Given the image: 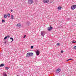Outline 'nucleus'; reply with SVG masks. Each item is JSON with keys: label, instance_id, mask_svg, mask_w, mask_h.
Listing matches in <instances>:
<instances>
[{"label": "nucleus", "instance_id": "c85d7f7f", "mask_svg": "<svg viewBox=\"0 0 76 76\" xmlns=\"http://www.w3.org/2000/svg\"><path fill=\"white\" fill-rule=\"evenodd\" d=\"M69 61V59L66 60V61Z\"/></svg>", "mask_w": 76, "mask_h": 76}, {"label": "nucleus", "instance_id": "f3484780", "mask_svg": "<svg viewBox=\"0 0 76 76\" xmlns=\"http://www.w3.org/2000/svg\"><path fill=\"white\" fill-rule=\"evenodd\" d=\"M10 39H11L12 40V41H14V40L13 39L12 37H10Z\"/></svg>", "mask_w": 76, "mask_h": 76}, {"label": "nucleus", "instance_id": "aec40b11", "mask_svg": "<svg viewBox=\"0 0 76 76\" xmlns=\"http://www.w3.org/2000/svg\"><path fill=\"white\" fill-rule=\"evenodd\" d=\"M2 22L3 23H4V22H5V20H2Z\"/></svg>", "mask_w": 76, "mask_h": 76}, {"label": "nucleus", "instance_id": "cd10ccee", "mask_svg": "<svg viewBox=\"0 0 76 76\" xmlns=\"http://www.w3.org/2000/svg\"><path fill=\"white\" fill-rule=\"evenodd\" d=\"M72 60V59H69V60Z\"/></svg>", "mask_w": 76, "mask_h": 76}, {"label": "nucleus", "instance_id": "4468645a", "mask_svg": "<svg viewBox=\"0 0 76 76\" xmlns=\"http://www.w3.org/2000/svg\"><path fill=\"white\" fill-rule=\"evenodd\" d=\"M4 64H2L0 65V67H3V66H4Z\"/></svg>", "mask_w": 76, "mask_h": 76}, {"label": "nucleus", "instance_id": "393cba45", "mask_svg": "<svg viewBox=\"0 0 76 76\" xmlns=\"http://www.w3.org/2000/svg\"><path fill=\"white\" fill-rule=\"evenodd\" d=\"M34 47L33 46H31V49H32V48H33Z\"/></svg>", "mask_w": 76, "mask_h": 76}, {"label": "nucleus", "instance_id": "5701e85b", "mask_svg": "<svg viewBox=\"0 0 76 76\" xmlns=\"http://www.w3.org/2000/svg\"><path fill=\"white\" fill-rule=\"evenodd\" d=\"M7 36L5 37L4 38V39H7Z\"/></svg>", "mask_w": 76, "mask_h": 76}, {"label": "nucleus", "instance_id": "2eb2a0df", "mask_svg": "<svg viewBox=\"0 0 76 76\" xmlns=\"http://www.w3.org/2000/svg\"><path fill=\"white\" fill-rule=\"evenodd\" d=\"M72 43H75V44H76V41L73 40L72 41Z\"/></svg>", "mask_w": 76, "mask_h": 76}, {"label": "nucleus", "instance_id": "a211bd4d", "mask_svg": "<svg viewBox=\"0 0 76 76\" xmlns=\"http://www.w3.org/2000/svg\"><path fill=\"white\" fill-rule=\"evenodd\" d=\"M5 69L6 70H9V68L8 67H6Z\"/></svg>", "mask_w": 76, "mask_h": 76}, {"label": "nucleus", "instance_id": "f257e3e1", "mask_svg": "<svg viewBox=\"0 0 76 76\" xmlns=\"http://www.w3.org/2000/svg\"><path fill=\"white\" fill-rule=\"evenodd\" d=\"M45 31H42L41 32V35L43 37H44V35H45Z\"/></svg>", "mask_w": 76, "mask_h": 76}, {"label": "nucleus", "instance_id": "9d476101", "mask_svg": "<svg viewBox=\"0 0 76 76\" xmlns=\"http://www.w3.org/2000/svg\"><path fill=\"white\" fill-rule=\"evenodd\" d=\"M30 56H34V53H29Z\"/></svg>", "mask_w": 76, "mask_h": 76}, {"label": "nucleus", "instance_id": "39448f33", "mask_svg": "<svg viewBox=\"0 0 76 76\" xmlns=\"http://www.w3.org/2000/svg\"><path fill=\"white\" fill-rule=\"evenodd\" d=\"M52 29H53V28L52 27L50 26V27H49L48 28V30L49 31H50L51 30H52Z\"/></svg>", "mask_w": 76, "mask_h": 76}, {"label": "nucleus", "instance_id": "423d86ee", "mask_svg": "<svg viewBox=\"0 0 76 76\" xmlns=\"http://www.w3.org/2000/svg\"><path fill=\"white\" fill-rule=\"evenodd\" d=\"M49 2V0H43V3H47Z\"/></svg>", "mask_w": 76, "mask_h": 76}, {"label": "nucleus", "instance_id": "bb28decb", "mask_svg": "<svg viewBox=\"0 0 76 76\" xmlns=\"http://www.w3.org/2000/svg\"><path fill=\"white\" fill-rule=\"evenodd\" d=\"M25 37H26V36L25 35H24V37H23V38H25Z\"/></svg>", "mask_w": 76, "mask_h": 76}, {"label": "nucleus", "instance_id": "20e7f679", "mask_svg": "<svg viewBox=\"0 0 76 76\" xmlns=\"http://www.w3.org/2000/svg\"><path fill=\"white\" fill-rule=\"evenodd\" d=\"M61 71V69H60L58 68L56 70V73H60V72Z\"/></svg>", "mask_w": 76, "mask_h": 76}, {"label": "nucleus", "instance_id": "a878e982", "mask_svg": "<svg viewBox=\"0 0 76 76\" xmlns=\"http://www.w3.org/2000/svg\"><path fill=\"white\" fill-rule=\"evenodd\" d=\"M7 38H10V36H7Z\"/></svg>", "mask_w": 76, "mask_h": 76}, {"label": "nucleus", "instance_id": "1a4fd4ad", "mask_svg": "<svg viewBox=\"0 0 76 76\" xmlns=\"http://www.w3.org/2000/svg\"><path fill=\"white\" fill-rule=\"evenodd\" d=\"M61 7H58V10H60L61 9Z\"/></svg>", "mask_w": 76, "mask_h": 76}, {"label": "nucleus", "instance_id": "dca6fc26", "mask_svg": "<svg viewBox=\"0 0 76 76\" xmlns=\"http://www.w3.org/2000/svg\"><path fill=\"white\" fill-rule=\"evenodd\" d=\"M56 45L58 46H60V43H58Z\"/></svg>", "mask_w": 76, "mask_h": 76}, {"label": "nucleus", "instance_id": "ddd939ff", "mask_svg": "<svg viewBox=\"0 0 76 76\" xmlns=\"http://www.w3.org/2000/svg\"><path fill=\"white\" fill-rule=\"evenodd\" d=\"M11 19H13V15H11Z\"/></svg>", "mask_w": 76, "mask_h": 76}, {"label": "nucleus", "instance_id": "f03ea898", "mask_svg": "<svg viewBox=\"0 0 76 76\" xmlns=\"http://www.w3.org/2000/svg\"><path fill=\"white\" fill-rule=\"evenodd\" d=\"M71 9L72 10H74V9H76V5H74L72 6L71 7Z\"/></svg>", "mask_w": 76, "mask_h": 76}, {"label": "nucleus", "instance_id": "412c9836", "mask_svg": "<svg viewBox=\"0 0 76 76\" xmlns=\"http://www.w3.org/2000/svg\"><path fill=\"white\" fill-rule=\"evenodd\" d=\"M7 16H8V17H10V14H8Z\"/></svg>", "mask_w": 76, "mask_h": 76}, {"label": "nucleus", "instance_id": "f8f14e48", "mask_svg": "<svg viewBox=\"0 0 76 76\" xmlns=\"http://www.w3.org/2000/svg\"><path fill=\"white\" fill-rule=\"evenodd\" d=\"M4 18H7V15H4Z\"/></svg>", "mask_w": 76, "mask_h": 76}, {"label": "nucleus", "instance_id": "7ed1b4c3", "mask_svg": "<svg viewBox=\"0 0 76 76\" xmlns=\"http://www.w3.org/2000/svg\"><path fill=\"white\" fill-rule=\"evenodd\" d=\"M28 2L29 4H32L34 3V1L33 0H28Z\"/></svg>", "mask_w": 76, "mask_h": 76}, {"label": "nucleus", "instance_id": "c756f323", "mask_svg": "<svg viewBox=\"0 0 76 76\" xmlns=\"http://www.w3.org/2000/svg\"><path fill=\"white\" fill-rule=\"evenodd\" d=\"M11 12H13V10H11Z\"/></svg>", "mask_w": 76, "mask_h": 76}, {"label": "nucleus", "instance_id": "6ab92c4d", "mask_svg": "<svg viewBox=\"0 0 76 76\" xmlns=\"http://www.w3.org/2000/svg\"><path fill=\"white\" fill-rule=\"evenodd\" d=\"M73 49L76 50V46L73 47Z\"/></svg>", "mask_w": 76, "mask_h": 76}, {"label": "nucleus", "instance_id": "7c9ffc66", "mask_svg": "<svg viewBox=\"0 0 76 76\" xmlns=\"http://www.w3.org/2000/svg\"><path fill=\"white\" fill-rule=\"evenodd\" d=\"M17 76H19V75H17Z\"/></svg>", "mask_w": 76, "mask_h": 76}, {"label": "nucleus", "instance_id": "4be33fe9", "mask_svg": "<svg viewBox=\"0 0 76 76\" xmlns=\"http://www.w3.org/2000/svg\"><path fill=\"white\" fill-rule=\"evenodd\" d=\"M4 76H7V75H6V73H4Z\"/></svg>", "mask_w": 76, "mask_h": 76}, {"label": "nucleus", "instance_id": "6e6552de", "mask_svg": "<svg viewBox=\"0 0 76 76\" xmlns=\"http://www.w3.org/2000/svg\"><path fill=\"white\" fill-rule=\"evenodd\" d=\"M30 56H31L30 55V54L29 53H28L27 54H26V57H30Z\"/></svg>", "mask_w": 76, "mask_h": 76}, {"label": "nucleus", "instance_id": "0eeeda50", "mask_svg": "<svg viewBox=\"0 0 76 76\" xmlns=\"http://www.w3.org/2000/svg\"><path fill=\"white\" fill-rule=\"evenodd\" d=\"M36 53L37 56H39V53H40V52H39V50H37L36 52Z\"/></svg>", "mask_w": 76, "mask_h": 76}, {"label": "nucleus", "instance_id": "b1692460", "mask_svg": "<svg viewBox=\"0 0 76 76\" xmlns=\"http://www.w3.org/2000/svg\"><path fill=\"white\" fill-rule=\"evenodd\" d=\"M64 52V51H63V50H61V53H63V52Z\"/></svg>", "mask_w": 76, "mask_h": 76}, {"label": "nucleus", "instance_id": "9b49d317", "mask_svg": "<svg viewBox=\"0 0 76 76\" xmlns=\"http://www.w3.org/2000/svg\"><path fill=\"white\" fill-rule=\"evenodd\" d=\"M17 26L18 27H20V26H21V25H20V24L18 23L17 24Z\"/></svg>", "mask_w": 76, "mask_h": 76}]
</instances>
